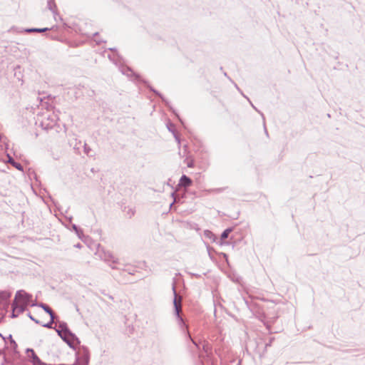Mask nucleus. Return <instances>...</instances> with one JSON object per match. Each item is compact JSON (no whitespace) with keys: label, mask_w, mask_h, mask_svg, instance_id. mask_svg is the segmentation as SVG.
Listing matches in <instances>:
<instances>
[{"label":"nucleus","mask_w":365,"mask_h":365,"mask_svg":"<svg viewBox=\"0 0 365 365\" xmlns=\"http://www.w3.org/2000/svg\"><path fill=\"white\" fill-rule=\"evenodd\" d=\"M30 318L43 327H50L53 322V314L48 307L37 308L30 314Z\"/></svg>","instance_id":"f257e3e1"},{"label":"nucleus","mask_w":365,"mask_h":365,"mask_svg":"<svg viewBox=\"0 0 365 365\" xmlns=\"http://www.w3.org/2000/svg\"><path fill=\"white\" fill-rule=\"evenodd\" d=\"M29 302V297L25 292H19L16 294L13 303V313L22 312Z\"/></svg>","instance_id":"f03ea898"},{"label":"nucleus","mask_w":365,"mask_h":365,"mask_svg":"<svg viewBox=\"0 0 365 365\" xmlns=\"http://www.w3.org/2000/svg\"><path fill=\"white\" fill-rule=\"evenodd\" d=\"M192 185V180L186 175H182L180 180V185L183 187H190Z\"/></svg>","instance_id":"7ed1b4c3"},{"label":"nucleus","mask_w":365,"mask_h":365,"mask_svg":"<svg viewBox=\"0 0 365 365\" xmlns=\"http://www.w3.org/2000/svg\"><path fill=\"white\" fill-rule=\"evenodd\" d=\"M174 306L175 307L176 312L178 314L179 312L181 311V299H180V297H175Z\"/></svg>","instance_id":"20e7f679"},{"label":"nucleus","mask_w":365,"mask_h":365,"mask_svg":"<svg viewBox=\"0 0 365 365\" xmlns=\"http://www.w3.org/2000/svg\"><path fill=\"white\" fill-rule=\"evenodd\" d=\"M232 232V230L231 229H226L222 234L221 235V238L222 240H225L226 238L228 237V235H230V233Z\"/></svg>","instance_id":"39448f33"},{"label":"nucleus","mask_w":365,"mask_h":365,"mask_svg":"<svg viewBox=\"0 0 365 365\" xmlns=\"http://www.w3.org/2000/svg\"><path fill=\"white\" fill-rule=\"evenodd\" d=\"M47 30L46 28H44V29H29L28 31L29 32H43V31H46Z\"/></svg>","instance_id":"423d86ee"},{"label":"nucleus","mask_w":365,"mask_h":365,"mask_svg":"<svg viewBox=\"0 0 365 365\" xmlns=\"http://www.w3.org/2000/svg\"><path fill=\"white\" fill-rule=\"evenodd\" d=\"M33 365H42L38 357L35 356L32 361Z\"/></svg>","instance_id":"0eeeda50"},{"label":"nucleus","mask_w":365,"mask_h":365,"mask_svg":"<svg viewBox=\"0 0 365 365\" xmlns=\"http://www.w3.org/2000/svg\"><path fill=\"white\" fill-rule=\"evenodd\" d=\"M16 167L18 169H19V170H20V165H19H19H16Z\"/></svg>","instance_id":"6e6552de"}]
</instances>
